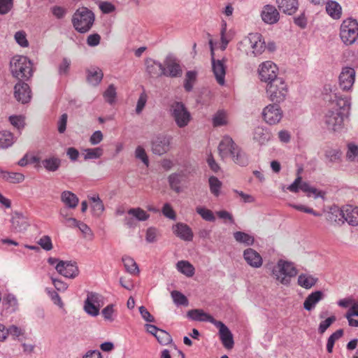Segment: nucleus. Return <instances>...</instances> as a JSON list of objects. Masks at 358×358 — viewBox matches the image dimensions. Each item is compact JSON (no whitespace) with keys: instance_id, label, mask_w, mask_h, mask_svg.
<instances>
[{"instance_id":"nucleus-1","label":"nucleus","mask_w":358,"mask_h":358,"mask_svg":"<svg viewBox=\"0 0 358 358\" xmlns=\"http://www.w3.org/2000/svg\"><path fill=\"white\" fill-rule=\"evenodd\" d=\"M33 64L26 56L15 55L10 62V70L13 76L18 80L13 90H29L26 83L33 75Z\"/></svg>"},{"instance_id":"nucleus-2","label":"nucleus","mask_w":358,"mask_h":358,"mask_svg":"<svg viewBox=\"0 0 358 358\" xmlns=\"http://www.w3.org/2000/svg\"><path fill=\"white\" fill-rule=\"evenodd\" d=\"M278 66L271 61L262 62L258 68L259 79L267 83L270 88L287 90L283 78L278 77Z\"/></svg>"},{"instance_id":"nucleus-3","label":"nucleus","mask_w":358,"mask_h":358,"mask_svg":"<svg viewBox=\"0 0 358 358\" xmlns=\"http://www.w3.org/2000/svg\"><path fill=\"white\" fill-rule=\"evenodd\" d=\"M95 21L94 12L87 7L78 8L72 15L71 23L76 31L80 34L88 32Z\"/></svg>"},{"instance_id":"nucleus-4","label":"nucleus","mask_w":358,"mask_h":358,"mask_svg":"<svg viewBox=\"0 0 358 358\" xmlns=\"http://www.w3.org/2000/svg\"><path fill=\"white\" fill-rule=\"evenodd\" d=\"M170 115L180 128L186 127L190 122L191 114L181 101H175L170 105Z\"/></svg>"},{"instance_id":"nucleus-5","label":"nucleus","mask_w":358,"mask_h":358,"mask_svg":"<svg viewBox=\"0 0 358 358\" xmlns=\"http://www.w3.org/2000/svg\"><path fill=\"white\" fill-rule=\"evenodd\" d=\"M273 274L280 283L288 285L291 278L296 275L297 270L292 263L280 260L277 267L273 270Z\"/></svg>"},{"instance_id":"nucleus-6","label":"nucleus","mask_w":358,"mask_h":358,"mask_svg":"<svg viewBox=\"0 0 358 358\" xmlns=\"http://www.w3.org/2000/svg\"><path fill=\"white\" fill-rule=\"evenodd\" d=\"M340 36L346 45H351L358 37V22L356 20L348 19L341 26Z\"/></svg>"},{"instance_id":"nucleus-7","label":"nucleus","mask_w":358,"mask_h":358,"mask_svg":"<svg viewBox=\"0 0 358 358\" xmlns=\"http://www.w3.org/2000/svg\"><path fill=\"white\" fill-rule=\"evenodd\" d=\"M302 171V169H299L297 170L298 176L293 183L287 187V189L294 193L298 192L299 190L301 189L303 192L306 193L308 196H311L313 195L315 199L318 197L324 198V193L323 192L320 191L313 187H310L309 184L306 182H302V178L300 176V173Z\"/></svg>"},{"instance_id":"nucleus-8","label":"nucleus","mask_w":358,"mask_h":358,"mask_svg":"<svg viewBox=\"0 0 358 358\" xmlns=\"http://www.w3.org/2000/svg\"><path fill=\"white\" fill-rule=\"evenodd\" d=\"M324 100L331 105H335L340 111H348L350 106V99L348 96L343 95L340 92L335 93L334 91H329L324 94Z\"/></svg>"},{"instance_id":"nucleus-9","label":"nucleus","mask_w":358,"mask_h":358,"mask_svg":"<svg viewBox=\"0 0 358 358\" xmlns=\"http://www.w3.org/2000/svg\"><path fill=\"white\" fill-rule=\"evenodd\" d=\"M345 113L338 110H329L324 117V122L329 129L340 131L343 127Z\"/></svg>"},{"instance_id":"nucleus-10","label":"nucleus","mask_w":358,"mask_h":358,"mask_svg":"<svg viewBox=\"0 0 358 358\" xmlns=\"http://www.w3.org/2000/svg\"><path fill=\"white\" fill-rule=\"evenodd\" d=\"M209 43L210 45L211 63L213 73L217 82L220 85H224L227 69V59L225 58H222V59H215L212 41H210Z\"/></svg>"},{"instance_id":"nucleus-11","label":"nucleus","mask_w":358,"mask_h":358,"mask_svg":"<svg viewBox=\"0 0 358 358\" xmlns=\"http://www.w3.org/2000/svg\"><path fill=\"white\" fill-rule=\"evenodd\" d=\"M163 76L170 78H180L182 76V69L176 59L172 56L166 57L164 62Z\"/></svg>"},{"instance_id":"nucleus-12","label":"nucleus","mask_w":358,"mask_h":358,"mask_svg":"<svg viewBox=\"0 0 358 358\" xmlns=\"http://www.w3.org/2000/svg\"><path fill=\"white\" fill-rule=\"evenodd\" d=\"M55 269L59 274L68 278H75L79 274L77 263L74 261H59Z\"/></svg>"},{"instance_id":"nucleus-13","label":"nucleus","mask_w":358,"mask_h":358,"mask_svg":"<svg viewBox=\"0 0 358 358\" xmlns=\"http://www.w3.org/2000/svg\"><path fill=\"white\" fill-rule=\"evenodd\" d=\"M170 138L164 134H158L151 141L152 151L155 155H162L169 150Z\"/></svg>"},{"instance_id":"nucleus-14","label":"nucleus","mask_w":358,"mask_h":358,"mask_svg":"<svg viewBox=\"0 0 358 358\" xmlns=\"http://www.w3.org/2000/svg\"><path fill=\"white\" fill-rule=\"evenodd\" d=\"M264 120L271 125L278 124L282 117V112L278 104L268 105L262 112Z\"/></svg>"},{"instance_id":"nucleus-15","label":"nucleus","mask_w":358,"mask_h":358,"mask_svg":"<svg viewBox=\"0 0 358 358\" xmlns=\"http://www.w3.org/2000/svg\"><path fill=\"white\" fill-rule=\"evenodd\" d=\"M214 324L219 328L220 338L224 347L227 349H231L234 342L229 329L221 321H216Z\"/></svg>"},{"instance_id":"nucleus-16","label":"nucleus","mask_w":358,"mask_h":358,"mask_svg":"<svg viewBox=\"0 0 358 358\" xmlns=\"http://www.w3.org/2000/svg\"><path fill=\"white\" fill-rule=\"evenodd\" d=\"M355 80V71L350 67H345L339 76V84L341 90H350Z\"/></svg>"},{"instance_id":"nucleus-17","label":"nucleus","mask_w":358,"mask_h":358,"mask_svg":"<svg viewBox=\"0 0 358 358\" xmlns=\"http://www.w3.org/2000/svg\"><path fill=\"white\" fill-rule=\"evenodd\" d=\"M11 230L15 233H22L29 227L27 218L22 213L15 212L11 218Z\"/></svg>"},{"instance_id":"nucleus-18","label":"nucleus","mask_w":358,"mask_h":358,"mask_svg":"<svg viewBox=\"0 0 358 358\" xmlns=\"http://www.w3.org/2000/svg\"><path fill=\"white\" fill-rule=\"evenodd\" d=\"M262 20L268 24L277 23L280 19V13L275 6L267 4L265 5L261 12Z\"/></svg>"},{"instance_id":"nucleus-19","label":"nucleus","mask_w":358,"mask_h":358,"mask_svg":"<svg viewBox=\"0 0 358 358\" xmlns=\"http://www.w3.org/2000/svg\"><path fill=\"white\" fill-rule=\"evenodd\" d=\"M237 147L238 145L233 139L226 136L223 137L218 145L219 154L222 158H224L229 155H234Z\"/></svg>"},{"instance_id":"nucleus-20","label":"nucleus","mask_w":358,"mask_h":358,"mask_svg":"<svg viewBox=\"0 0 358 358\" xmlns=\"http://www.w3.org/2000/svg\"><path fill=\"white\" fill-rule=\"evenodd\" d=\"M243 257L245 262L253 268H259L262 265L263 260L261 255L252 248L245 250Z\"/></svg>"},{"instance_id":"nucleus-21","label":"nucleus","mask_w":358,"mask_h":358,"mask_svg":"<svg viewBox=\"0 0 358 358\" xmlns=\"http://www.w3.org/2000/svg\"><path fill=\"white\" fill-rule=\"evenodd\" d=\"M173 231L178 237L183 241H190L193 238V232L186 224L177 223L173 226Z\"/></svg>"},{"instance_id":"nucleus-22","label":"nucleus","mask_w":358,"mask_h":358,"mask_svg":"<svg viewBox=\"0 0 358 358\" xmlns=\"http://www.w3.org/2000/svg\"><path fill=\"white\" fill-rule=\"evenodd\" d=\"M324 297V294L322 291L317 290L313 292L308 295L303 302V308L308 311L313 310L317 303L322 300Z\"/></svg>"},{"instance_id":"nucleus-23","label":"nucleus","mask_w":358,"mask_h":358,"mask_svg":"<svg viewBox=\"0 0 358 358\" xmlns=\"http://www.w3.org/2000/svg\"><path fill=\"white\" fill-rule=\"evenodd\" d=\"M146 71L153 78H158L163 76L164 65L151 58L145 60Z\"/></svg>"},{"instance_id":"nucleus-24","label":"nucleus","mask_w":358,"mask_h":358,"mask_svg":"<svg viewBox=\"0 0 358 358\" xmlns=\"http://www.w3.org/2000/svg\"><path fill=\"white\" fill-rule=\"evenodd\" d=\"M344 206L340 208L337 206L330 207L327 214L326 219L330 223H336L338 224L343 223Z\"/></svg>"},{"instance_id":"nucleus-25","label":"nucleus","mask_w":358,"mask_h":358,"mask_svg":"<svg viewBox=\"0 0 358 358\" xmlns=\"http://www.w3.org/2000/svg\"><path fill=\"white\" fill-rule=\"evenodd\" d=\"M103 73L101 69L97 66H92L86 69V79L89 84L95 87L102 80Z\"/></svg>"},{"instance_id":"nucleus-26","label":"nucleus","mask_w":358,"mask_h":358,"mask_svg":"<svg viewBox=\"0 0 358 358\" xmlns=\"http://www.w3.org/2000/svg\"><path fill=\"white\" fill-rule=\"evenodd\" d=\"M187 316L192 320L200 322H210L215 324L217 320L213 316L205 313L202 309H192L189 310Z\"/></svg>"},{"instance_id":"nucleus-27","label":"nucleus","mask_w":358,"mask_h":358,"mask_svg":"<svg viewBox=\"0 0 358 358\" xmlns=\"http://www.w3.org/2000/svg\"><path fill=\"white\" fill-rule=\"evenodd\" d=\"M271 137L272 134L266 128L257 127L254 130L253 140L259 145H265L271 139Z\"/></svg>"},{"instance_id":"nucleus-28","label":"nucleus","mask_w":358,"mask_h":358,"mask_svg":"<svg viewBox=\"0 0 358 358\" xmlns=\"http://www.w3.org/2000/svg\"><path fill=\"white\" fill-rule=\"evenodd\" d=\"M278 8L284 13L293 15L299 8L298 0H276Z\"/></svg>"},{"instance_id":"nucleus-29","label":"nucleus","mask_w":358,"mask_h":358,"mask_svg":"<svg viewBox=\"0 0 358 358\" xmlns=\"http://www.w3.org/2000/svg\"><path fill=\"white\" fill-rule=\"evenodd\" d=\"M185 177H186V175L182 171L171 174L168 178L170 188L176 193L181 192L180 184Z\"/></svg>"},{"instance_id":"nucleus-30","label":"nucleus","mask_w":358,"mask_h":358,"mask_svg":"<svg viewBox=\"0 0 358 358\" xmlns=\"http://www.w3.org/2000/svg\"><path fill=\"white\" fill-rule=\"evenodd\" d=\"M343 222L346 221L350 225H358V208L352 206H344Z\"/></svg>"},{"instance_id":"nucleus-31","label":"nucleus","mask_w":358,"mask_h":358,"mask_svg":"<svg viewBox=\"0 0 358 358\" xmlns=\"http://www.w3.org/2000/svg\"><path fill=\"white\" fill-rule=\"evenodd\" d=\"M42 166L50 172L57 171L62 164V159L56 156H50L41 161Z\"/></svg>"},{"instance_id":"nucleus-32","label":"nucleus","mask_w":358,"mask_h":358,"mask_svg":"<svg viewBox=\"0 0 358 358\" xmlns=\"http://www.w3.org/2000/svg\"><path fill=\"white\" fill-rule=\"evenodd\" d=\"M254 36H255L256 40L252 41L251 53L254 56H257L264 51L266 45L264 41L262 39V36L259 33H254Z\"/></svg>"},{"instance_id":"nucleus-33","label":"nucleus","mask_w":358,"mask_h":358,"mask_svg":"<svg viewBox=\"0 0 358 358\" xmlns=\"http://www.w3.org/2000/svg\"><path fill=\"white\" fill-rule=\"evenodd\" d=\"M326 10L327 13L334 19L338 20L341 17V6L338 2L335 1H330L327 3Z\"/></svg>"},{"instance_id":"nucleus-34","label":"nucleus","mask_w":358,"mask_h":358,"mask_svg":"<svg viewBox=\"0 0 358 358\" xmlns=\"http://www.w3.org/2000/svg\"><path fill=\"white\" fill-rule=\"evenodd\" d=\"M318 278L313 275L302 273L298 277V284L301 287L308 289L313 287L317 282Z\"/></svg>"},{"instance_id":"nucleus-35","label":"nucleus","mask_w":358,"mask_h":358,"mask_svg":"<svg viewBox=\"0 0 358 358\" xmlns=\"http://www.w3.org/2000/svg\"><path fill=\"white\" fill-rule=\"evenodd\" d=\"M61 200L70 208H75L79 201L77 196L69 191H64L62 193Z\"/></svg>"},{"instance_id":"nucleus-36","label":"nucleus","mask_w":358,"mask_h":358,"mask_svg":"<svg viewBox=\"0 0 358 358\" xmlns=\"http://www.w3.org/2000/svg\"><path fill=\"white\" fill-rule=\"evenodd\" d=\"M254 40H256L255 36H254V33L249 34L248 36L245 37L241 41L238 43V50L245 52L247 55H249L250 52H251V49L252 48V41Z\"/></svg>"},{"instance_id":"nucleus-37","label":"nucleus","mask_w":358,"mask_h":358,"mask_svg":"<svg viewBox=\"0 0 358 358\" xmlns=\"http://www.w3.org/2000/svg\"><path fill=\"white\" fill-rule=\"evenodd\" d=\"M234 238L238 243H243L245 246L252 245L255 242V238L252 236L243 231L234 232Z\"/></svg>"},{"instance_id":"nucleus-38","label":"nucleus","mask_w":358,"mask_h":358,"mask_svg":"<svg viewBox=\"0 0 358 358\" xmlns=\"http://www.w3.org/2000/svg\"><path fill=\"white\" fill-rule=\"evenodd\" d=\"M198 73L196 71H188L186 72L183 82L185 90H192L197 80Z\"/></svg>"},{"instance_id":"nucleus-39","label":"nucleus","mask_w":358,"mask_h":358,"mask_svg":"<svg viewBox=\"0 0 358 358\" xmlns=\"http://www.w3.org/2000/svg\"><path fill=\"white\" fill-rule=\"evenodd\" d=\"M178 270L187 277H192L194 274V266L187 261H179L177 263Z\"/></svg>"},{"instance_id":"nucleus-40","label":"nucleus","mask_w":358,"mask_h":358,"mask_svg":"<svg viewBox=\"0 0 358 358\" xmlns=\"http://www.w3.org/2000/svg\"><path fill=\"white\" fill-rule=\"evenodd\" d=\"M122 262L127 272L134 275L139 273L138 267L134 259L129 256H124L122 257Z\"/></svg>"},{"instance_id":"nucleus-41","label":"nucleus","mask_w":358,"mask_h":358,"mask_svg":"<svg viewBox=\"0 0 358 358\" xmlns=\"http://www.w3.org/2000/svg\"><path fill=\"white\" fill-rule=\"evenodd\" d=\"M129 215L134 217L136 220L138 221H145L150 217V215L148 214L144 210L141 208H130L127 211Z\"/></svg>"},{"instance_id":"nucleus-42","label":"nucleus","mask_w":358,"mask_h":358,"mask_svg":"<svg viewBox=\"0 0 358 358\" xmlns=\"http://www.w3.org/2000/svg\"><path fill=\"white\" fill-rule=\"evenodd\" d=\"M13 142V135L11 132L8 131L0 132V148H7L12 145Z\"/></svg>"},{"instance_id":"nucleus-43","label":"nucleus","mask_w":358,"mask_h":358,"mask_svg":"<svg viewBox=\"0 0 358 358\" xmlns=\"http://www.w3.org/2000/svg\"><path fill=\"white\" fill-rule=\"evenodd\" d=\"M231 156L232 157L233 160L236 164L242 166L248 165V157L245 152H243L238 146L236 148L235 154L231 155Z\"/></svg>"},{"instance_id":"nucleus-44","label":"nucleus","mask_w":358,"mask_h":358,"mask_svg":"<svg viewBox=\"0 0 358 358\" xmlns=\"http://www.w3.org/2000/svg\"><path fill=\"white\" fill-rule=\"evenodd\" d=\"M3 174V179L11 183H20L24 180V176L21 173L7 171Z\"/></svg>"},{"instance_id":"nucleus-45","label":"nucleus","mask_w":358,"mask_h":358,"mask_svg":"<svg viewBox=\"0 0 358 358\" xmlns=\"http://www.w3.org/2000/svg\"><path fill=\"white\" fill-rule=\"evenodd\" d=\"M210 192L215 196L220 194V189L222 187V182L215 176H210L208 180Z\"/></svg>"},{"instance_id":"nucleus-46","label":"nucleus","mask_w":358,"mask_h":358,"mask_svg":"<svg viewBox=\"0 0 358 358\" xmlns=\"http://www.w3.org/2000/svg\"><path fill=\"white\" fill-rule=\"evenodd\" d=\"M155 338L157 341L163 345H168L172 342L171 335L167 331L161 329L159 330L157 335H155Z\"/></svg>"},{"instance_id":"nucleus-47","label":"nucleus","mask_w":358,"mask_h":358,"mask_svg":"<svg viewBox=\"0 0 358 358\" xmlns=\"http://www.w3.org/2000/svg\"><path fill=\"white\" fill-rule=\"evenodd\" d=\"M347 146L346 157L348 160L353 162L358 158V145L354 143H348Z\"/></svg>"},{"instance_id":"nucleus-48","label":"nucleus","mask_w":358,"mask_h":358,"mask_svg":"<svg viewBox=\"0 0 358 358\" xmlns=\"http://www.w3.org/2000/svg\"><path fill=\"white\" fill-rule=\"evenodd\" d=\"M31 91H14V97L18 102L23 104L28 103L31 98Z\"/></svg>"},{"instance_id":"nucleus-49","label":"nucleus","mask_w":358,"mask_h":358,"mask_svg":"<svg viewBox=\"0 0 358 358\" xmlns=\"http://www.w3.org/2000/svg\"><path fill=\"white\" fill-rule=\"evenodd\" d=\"M196 211L199 215L201 216L203 220L206 221L214 222L215 220V217L210 210L203 207H197L196 208Z\"/></svg>"},{"instance_id":"nucleus-50","label":"nucleus","mask_w":358,"mask_h":358,"mask_svg":"<svg viewBox=\"0 0 358 358\" xmlns=\"http://www.w3.org/2000/svg\"><path fill=\"white\" fill-rule=\"evenodd\" d=\"M159 236V230L155 227H149L146 231L145 240L148 243H155Z\"/></svg>"},{"instance_id":"nucleus-51","label":"nucleus","mask_w":358,"mask_h":358,"mask_svg":"<svg viewBox=\"0 0 358 358\" xmlns=\"http://www.w3.org/2000/svg\"><path fill=\"white\" fill-rule=\"evenodd\" d=\"M171 296L176 304L180 306H187L188 300L187 297L178 291H173L171 292Z\"/></svg>"},{"instance_id":"nucleus-52","label":"nucleus","mask_w":358,"mask_h":358,"mask_svg":"<svg viewBox=\"0 0 358 358\" xmlns=\"http://www.w3.org/2000/svg\"><path fill=\"white\" fill-rule=\"evenodd\" d=\"M336 320V316L332 315L322 321L318 327V333L320 334H323Z\"/></svg>"},{"instance_id":"nucleus-53","label":"nucleus","mask_w":358,"mask_h":358,"mask_svg":"<svg viewBox=\"0 0 358 358\" xmlns=\"http://www.w3.org/2000/svg\"><path fill=\"white\" fill-rule=\"evenodd\" d=\"M266 92H269L270 100L273 102V104L283 101L286 96V94L282 91H266Z\"/></svg>"},{"instance_id":"nucleus-54","label":"nucleus","mask_w":358,"mask_h":358,"mask_svg":"<svg viewBox=\"0 0 358 358\" xmlns=\"http://www.w3.org/2000/svg\"><path fill=\"white\" fill-rule=\"evenodd\" d=\"M100 307L91 303L89 301H85L84 310L90 315L95 317L99 314Z\"/></svg>"},{"instance_id":"nucleus-55","label":"nucleus","mask_w":358,"mask_h":358,"mask_svg":"<svg viewBox=\"0 0 358 358\" xmlns=\"http://www.w3.org/2000/svg\"><path fill=\"white\" fill-rule=\"evenodd\" d=\"M85 151V159H98L103 154V150L100 148H87Z\"/></svg>"},{"instance_id":"nucleus-56","label":"nucleus","mask_w":358,"mask_h":358,"mask_svg":"<svg viewBox=\"0 0 358 358\" xmlns=\"http://www.w3.org/2000/svg\"><path fill=\"white\" fill-rule=\"evenodd\" d=\"M9 121L10 124L20 130L24 127V117L22 115H12L9 117Z\"/></svg>"},{"instance_id":"nucleus-57","label":"nucleus","mask_w":358,"mask_h":358,"mask_svg":"<svg viewBox=\"0 0 358 358\" xmlns=\"http://www.w3.org/2000/svg\"><path fill=\"white\" fill-rule=\"evenodd\" d=\"M85 301H89L91 303L101 306L103 305V296L96 292H88Z\"/></svg>"},{"instance_id":"nucleus-58","label":"nucleus","mask_w":358,"mask_h":358,"mask_svg":"<svg viewBox=\"0 0 358 358\" xmlns=\"http://www.w3.org/2000/svg\"><path fill=\"white\" fill-rule=\"evenodd\" d=\"M214 127H220L227 124L226 115L222 110L217 111L213 118Z\"/></svg>"},{"instance_id":"nucleus-59","label":"nucleus","mask_w":358,"mask_h":358,"mask_svg":"<svg viewBox=\"0 0 358 358\" xmlns=\"http://www.w3.org/2000/svg\"><path fill=\"white\" fill-rule=\"evenodd\" d=\"M341 156V152L339 150L329 149L325 151V157L331 162H338Z\"/></svg>"},{"instance_id":"nucleus-60","label":"nucleus","mask_w":358,"mask_h":358,"mask_svg":"<svg viewBox=\"0 0 358 358\" xmlns=\"http://www.w3.org/2000/svg\"><path fill=\"white\" fill-rule=\"evenodd\" d=\"M115 313L114 305L109 304L106 306L102 310L101 314L105 320L113 322L114 320L113 314Z\"/></svg>"},{"instance_id":"nucleus-61","label":"nucleus","mask_w":358,"mask_h":358,"mask_svg":"<svg viewBox=\"0 0 358 358\" xmlns=\"http://www.w3.org/2000/svg\"><path fill=\"white\" fill-rule=\"evenodd\" d=\"M15 39L16 42L23 48L29 45V42L26 38V34L23 31H18L15 34Z\"/></svg>"},{"instance_id":"nucleus-62","label":"nucleus","mask_w":358,"mask_h":358,"mask_svg":"<svg viewBox=\"0 0 358 358\" xmlns=\"http://www.w3.org/2000/svg\"><path fill=\"white\" fill-rule=\"evenodd\" d=\"M38 244L45 250L50 251L52 249V243L49 236H42L38 241Z\"/></svg>"},{"instance_id":"nucleus-63","label":"nucleus","mask_w":358,"mask_h":358,"mask_svg":"<svg viewBox=\"0 0 358 358\" xmlns=\"http://www.w3.org/2000/svg\"><path fill=\"white\" fill-rule=\"evenodd\" d=\"M13 6V0H0V14H7Z\"/></svg>"},{"instance_id":"nucleus-64","label":"nucleus","mask_w":358,"mask_h":358,"mask_svg":"<svg viewBox=\"0 0 358 358\" xmlns=\"http://www.w3.org/2000/svg\"><path fill=\"white\" fill-rule=\"evenodd\" d=\"M99 7L101 12L105 14H109L115 10V6L109 1H101Z\"/></svg>"}]
</instances>
